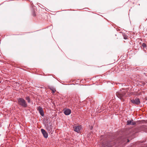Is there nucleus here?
I'll return each mask as SVG.
<instances>
[{
	"label": "nucleus",
	"instance_id": "nucleus-1",
	"mask_svg": "<svg viewBox=\"0 0 147 147\" xmlns=\"http://www.w3.org/2000/svg\"><path fill=\"white\" fill-rule=\"evenodd\" d=\"M125 94L126 92L123 90H120L116 93L117 96L122 101H124V100L126 97Z\"/></svg>",
	"mask_w": 147,
	"mask_h": 147
},
{
	"label": "nucleus",
	"instance_id": "nucleus-2",
	"mask_svg": "<svg viewBox=\"0 0 147 147\" xmlns=\"http://www.w3.org/2000/svg\"><path fill=\"white\" fill-rule=\"evenodd\" d=\"M18 103L23 107H28V104L25 100L22 98H19L18 99Z\"/></svg>",
	"mask_w": 147,
	"mask_h": 147
},
{
	"label": "nucleus",
	"instance_id": "nucleus-3",
	"mask_svg": "<svg viewBox=\"0 0 147 147\" xmlns=\"http://www.w3.org/2000/svg\"><path fill=\"white\" fill-rule=\"evenodd\" d=\"M82 128V127L81 125H75L73 127L74 131L77 132L78 133H79L80 132V131Z\"/></svg>",
	"mask_w": 147,
	"mask_h": 147
},
{
	"label": "nucleus",
	"instance_id": "nucleus-4",
	"mask_svg": "<svg viewBox=\"0 0 147 147\" xmlns=\"http://www.w3.org/2000/svg\"><path fill=\"white\" fill-rule=\"evenodd\" d=\"M131 101L133 104L137 105H139L140 103V99L137 98L131 99Z\"/></svg>",
	"mask_w": 147,
	"mask_h": 147
},
{
	"label": "nucleus",
	"instance_id": "nucleus-5",
	"mask_svg": "<svg viewBox=\"0 0 147 147\" xmlns=\"http://www.w3.org/2000/svg\"><path fill=\"white\" fill-rule=\"evenodd\" d=\"M64 113L66 115H68L71 113V110L70 109L67 108L64 109L63 110Z\"/></svg>",
	"mask_w": 147,
	"mask_h": 147
},
{
	"label": "nucleus",
	"instance_id": "nucleus-6",
	"mask_svg": "<svg viewBox=\"0 0 147 147\" xmlns=\"http://www.w3.org/2000/svg\"><path fill=\"white\" fill-rule=\"evenodd\" d=\"M38 111L39 112L41 116H44V111L42 108L40 106H39L38 108Z\"/></svg>",
	"mask_w": 147,
	"mask_h": 147
},
{
	"label": "nucleus",
	"instance_id": "nucleus-7",
	"mask_svg": "<svg viewBox=\"0 0 147 147\" xmlns=\"http://www.w3.org/2000/svg\"><path fill=\"white\" fill-rule=\"evenodd\" d=\"M41 131L44 137L45 138H47L48 137V133L43 129H42Z\"/></svg>",
	"mask_w": 147,
	"mask_h": 147
},
{
	"label": "nucleus",
	"instance_id": "nucleus-8",
	"mask_svg": "<svg viewBox=\"0 0 147 147\" xmlns=\"http://www.w3.org/2000/svg\"><path fill=\"white\" fill-rule=\"evenodd\" d=\"M45 125L46 128L49 131L51 130V124L50 122L49 124H47V123H45Z\"/></svg>",
	"mask_w": 147,
	"mask_h": 147
},
{
	"label": "nucleus",
	"instance_id": "nucleus-9",
	"mask_svg": "<svg viewBox=\"0 0 147 147\" xmlns=\"http://www.w3.org/2000/svg\"><path fill=\"white\" fill-rule=\"evenodd\" d=\"M133 120H128L127 121V124L128 125H134L136 123L134 122L133 121Z\"/></svg>",
	"mask_w": 147,
	"mask_h": 147
},
{
	"label": "nucleus",
	"instance_id": "nucleus-10",
	"mask_svg": "<svg viewBox=\"0 0 147 147\" xmlns=\"http://www.w3.org/2000/svg\"><path fill=\"white\" fill-rule=\"evenodd\" d=\"M25 99L27 101V102L28 103L30 102V98L29 96H26L25 98Z\"/></svg>",
	"mask_w": 147,
	"mask_h": 147
},
{
	"label": "nucleus",
	"instance_id": "nucleus-11",
	"mask_svg": "<svg viewBox=\"0 0 147 147\" xmlns=\"http://www.w3.org/2000/svg\"><path fill=\"white\" fill-rule=\"evenodd\" d=\"M50 89L52 91V93H54L56 91L55 89L53 88V87H50Z\"/></svg>",
	"mask_w": 147,
	"mask_h": 147
},
{
	"label": "nucleus",
	"instance_id": "nucleus-12",
	"mask_svg": "<svg viewBox=\"0 0 147 147\" xmlns=\"http://www.w3.org/2000/svg\"><path fill=\"white\" fill-rule=\"evenodd\" d=\"M142 45L144 48L146 47V44L145 43H143V44H142Z\"/></svg>",
	"mask_w": 147,
	"mask_h": 147
},
{
	"label": "nucleus",
	"instance_id": "nucleus-13",
	"mask_svg": "<svg viewBox=\"0 0 147 147\" xmlns=\"http://www.w3.org/2000/svg\"><path fill=\"white\" fill-rule=\"evenodd\" d=\"M34 16H35V14H34Z\"/></svg>",
	"mask_w": 147,
	"mask_h": 147
},
{
	"label": "nucleus",
	"instance_id": "nucleus-14",
	"mask_svg": "<svg viewBox=\"0 0 147 147\" xmlns=\"http://www.w3.org/2000/svg\"><path fill=\"white\" fill-rule=\"evenodd\" d=\"M1 81H0V83H1Z\"/></svg>",
	"mask_w": 147,
	"mask_h": 147
}]
</instances>
